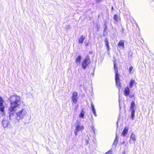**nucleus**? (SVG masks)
Returning a JSON list of instances; mask_svg holds the SVG:
<instances>
[{
	"label": "nucleus",
	"instance_id": "8",
	"mask_svg": "<svg viewBox=\"0 0 154 154\" xmlns=\"http://www.w3.org/2000/svg\"><path fill=\"white\" fill-rule=\"evenodd\" d=\"M136 141V139L135 134L133 133H131L130 137V142L131 143H135Z\"/></svg>",
	"mask_w": 154,
	"mask_h": 154
},
{
	"label": "nucleus",
	"instance_id": "5",
	"mask_svg": "<svg viewBox=\"0 0 154 154\" xmlns=\"http://www.w3.org/2000/svg\"><path fill=\"white\" fill-rule=\"evenodd\" d=\"M4 101V100L2 98L0 97V111L2 113V115L3 116L5 114V107L4 105L3 104Z\"/></svg>",
	"mask_w": 154,
	"mask_h": 154
},
{
	"label": "nucleus",
	"instance_id": "9",
	"mask_svg": "<svg viewBox=\"0 0 154 154\" xmlns=\"http://www.w3.org/2000/svg\"><path fill=\"white\" fill-rule=\"evenodd\" d=\"M118 46L121 49H123L124 48V41L123 40L120 41L118 44Z\"/></svg>",
	"mask_w": 154,
	"mask_h": 154
},
{
	"label": "nucleus",
	"instance_id": "19",
	"mask_svg": "<svg viewBox=\"0 0 154 154\" xmlns=\"http://www.w3.org/2000/svg\"><path fill=\"white\" fill-rule=\"evenodd\" d=\"M114 19L116 21H118L120 20V19L118 16L116 14L114 15Z\"/></svg>",
	"mask_w": 154,
	"mask_h": 154
},
{
	"label": "nucleus",
	"instance_id": "3",
	"mask_svg": "<svg viewBox=\"0 0 154 154\" xmlns=\"http://www.w3.org/2000/svg\"><path fill=\"white\" fill-rule=\"evenodd\" d=\"M75 129L74 130V132L75 135H77L78 131H81L84 129V126L80 124L76 123L75 124Z\"/></svg>",
	"mask_w": 154,
	"mask_h": 154
},
{
	"label": "nucleus",
	"instance_id": "18",
	"mask_svg": "<svg viewBox=\"0 0 154 154\" xmlns=\"http://www.w3.org/2000/svg\"><path fill=\"white\" fill-rule=\"evenodd\" d=\"M131 119L132 120H133L134 116L135 110L131 109Z\"/></svg>",
	"mask_w": 154,
	"mask_h": 154
},
{
	"label": "nucleus",
	"instance_id": "12",
	"mask_svg": "<svg viewBox=\"0 0 154 154\" xmlns=\"http://www.w3.org/2000/svg\"><path fill=\"white\" fill-rule=\"evenodd\" d=\"M81 58V56L79 55L76 58L75 62L77 65H80Z\"/></svg>",
	"mask_w": 154,
	"mask_h": 154
},
{
	"label": "nucleus",
	"instance_id": "13",
	"mask_svg": "<svg viewBox=\"0 0 154 154\" xmlns=\"http://www.w3.org/2000/svg\"><path fill=\"white\" fill-rule=\"evenodd\" d=\"M91 110L93 112L94 115L95 116H97V115L96 114L95 109L94 108V105L93 104V103L92 102L91 103Z\"/></svg>",
	"mask_w": 154,
	"mask_h": 154
},
{
	"label": "nucleus",
	"instance_id": "10",
	"mask_svg": "<svg viewBox=\"0 0 154 154\" xmlns=\"http://www.w3.org/2000/svg\"><path fill=\"white\" fill-rule=\"evenodd\" d=\"M130 90L128 87H126L124 91V95L127 96H128L130 93Z\"/></svg>",
	"mask_w": 154,
	"mask_h": 154
},
{
	"label": "nucleus",
	"instance_id": "7",
	"mask_svg": "<svg viewBox=\"0 0 154 154\" xmlns=\"http://www.w3.org/2000/svg\"><path fill=\"white\" fill-rule=\"evenodd\" d=\"M2 125L4 128H8L10 126L8 121L5 118H4L2 121Z\"/></svg>",
	"mask_w": 154,
	"mask_h": 154
},
{
	"label": "nucleus",
	"instance_id": "20",
	"mask_svg": "<svg viewBox=\"0 0 154 154\" xmlns=\"http://www.w3.org/2000/svg\"><path fill=\"white\" fill-rule=\"evenodd\" d=\"M135 106V104L134 101H132L131 102V104L130 106V108L131 109H134V107Z\"/></svg>",
	"mask_w": 154,
	"mask_h": 154
},
{
	"label": "nucleus",
	"instance_id": "21",
	"mask_svg": "<svg viewBox=\"0 0 154 154\" xmlns=\"http://www.w3.org/2000/svg\"><path fill=\"white\" fill-rule=\"evenodd\" d=\"M133 69V67L132 66H131L129 67V72L130 73L131 72V71Z\"/></svg>",
	"mask_w": 154,
	"mask_h": 154
},
{
	"label": "nucleus",
	"instance_id": "23",
	"mask_svg": "<svg viewBox=\"0 0 154 154\" xmlns=\"http://www.w3.org/2000/svg\"><path fill=\"white\" fill-rule=\"evenodd\" d=\"M106 154H111V151H108L106 153Z\"/></svg>",
	"mask_w": 154,
	"mask_h": 154
},
{
	"label": "nucleus",
	"instance_id": "26",
	"mask_svg": "<svg viewBox=\"0 0 154 154\" xmlns=\"http://www.w3.org/2000/svg\"><path fill=\"white\" fill-rule=\"evenodd\" d=\"M125 143V142L124 141H123L121 143L122 144H123Z\"/></svg>",
	"mask_w": 154,
	"mask_h": 154
},
{
	"label": "nucleus",
	"instance_id": "15",
	"mask_svg": "<svg viewBox=\"0 0 154 154\" xmlns=\"http://www.w3.org/2000/svg\"><path fill=\"white\" fill-rule=\"evenodd\" d=\"M105 44L106 47L108 51L109 50V42L108 40L106 38L105 40Z\"/></svg>",
	"mask_w": 154,
	"mask_h": 154
},
{
	"label": "nucleus",
	"instance_id": "30",
	"mask_svg": "<svg viewBox=\"0 0 154 154\" xmlns=\"http://www.w3.org/2000/svg\"><path fill=\"white\" fill-rule=\"evenodd\" d=\"M86 45H88V44H86Z\"/></svg>",
	"mask_w": 154,
	"mask_h": 154
},
{
	"label": "nucleus",
	"instance_id": "29",
	"mask_svg": "<svg viewBox=\"0 0 154 154\" xmlns=\"http://www.w3.org/2000/svg\"><path fill=\"white\" fill-rule=\"evenodd\" d=\"M86 45H88V44H86Z\"/></svg>",
	"mask_w": 154,
	"mask_h": 154
},
{
	"label": "nucleus",
	"instance_id": "24",
	"mask_svg": "<svg viewBox=\"0 0 154 154\" xmlns=\"http://www.w3.org/2000/svg\"><path fill=\"white\" fill-rule=\"evenodd\" d=\"M88 143V139L86 140H85V143H86V144H87Z\"/></svg>",
	"mask_w": 154,
	"mask_h": 154
},
{
	"label": "nucleus",
	"instance_id": "1",
	"mask_svg": "<svg viewBox=\"0 0 154 154\" xmlns=\"http://www.w3.org/2000/svg\"><path fill=\"white\" fill-rule=\"evenodd\" d=\"M11 106L8 111L10 119L14 122H17L23 119L28 112V110L23 107L24 103L21 101L20 97L17 95L11 96L9 98Z\"/></svg>",
	"mask_w": 154,
	"mask_h": 154
},
{
	"label": "nucleus",
	"instance_id": "6",
	"mask_svg": "<svg viewBox=\"0 0 154 154\" xmlns=\"http://www.w3.org/2000/svg\"><path fill=\"white\" fill-rule=\"evenodd\" d=\"M78 98V94L77 92L74 91L72 93V100L73 102L75 104L77 102Z\"/></svg>",
	"mask_w": 154,
	"mask_h": 154
},
{
	"label": "nucleus",
	"instance_id": "22",
	"mask_svg": "<svg viewBox=\"0 0 154 154\" xmlns=\"http://www.w3.org/2000/svg\"><path fill=\"white\" fill-rule=\"evenodd\" d=\"M97 3L101 2L102 0H95Z\"/></svg>",
	"mask_w": 154,
	"mask_h": 154
},
{
	"label": "nucleus",
	"instance_id": "14",
	"mask_svg": "<svg viewBox=\"0 0 154 154\" xmlns=\"http://www.w3.org/2000/svg\"><path fill=\"white\" fill-rule=\"evenodd\" d=\"M128 130V127H126L124 130L123 131L122 134L124 136H125L127 134V133Z\"/></svg>",
	"mask_w": 154,
	"mask_h": 154
},
{
	"label": "nucleus",
	"instance_id": "17",
	"mask_svg": "<svg viewBox=\"0 0 154 154\" xmlns=\"http://www.w3.org/2000/svg\"><path fill=\"white\" fill-rule=\"evenodd\" d=\"M85 39V37L83 36L82 35L81 36L80 38L79 39V42L80 43H82L83 42L84 39Z\"/></svg>",
	"mask_w": 154,
	"mask_h": 154
},
{
	"label": "nucleus",
	"instance_id": "27",
	"mask_svg": "<svg viewBox=\"0 0 154 154\" xmlns=\"http://www.w3.org/2000/svg\"><path fill=\"white\" fill-rule=\"evenodd\" d=\"M122 154H125V152H123L122 153Z\"/></svg>",
	"mask_w": 154,
	"mask_h": 154
},
{
	"label": "nucleus",
	"instance_id": "16",
	"mask_svg": "<svg viewBox=\"0 0 154 154\" xmlns=\"http://www.w3.org/2000/svg\"><path fill=\"white\" fill-rule=\"evenodd\" d=\"M85 112L84 111L83 109H82L81 111V112L79 114V117L80 118H83L84 117V115Z\"/></svg>",
	"mask_w": 154,
	"mask_h": 154
},
{
	"label": "nucleus",
	"instance_id": "11",
	"mask_svg": "<svg viewBox=\"0 0 154 154\" xmlns=\"http://www.w3.org/2000/svg\"><path fill=\"white\" fill-rule=\"evenodd\" d=\"M136 84V82L133 79H131L129 83V87L130 88H132L134 85Z\"/></svg>",
	"mask_w": 154,
	"mask_h": 154
},
{
	"label": "nucleus",
	"instance_id": "28",
	"mask_svg": "<svg viewBox=\"0 0 154 154\" xmlns=\"http://www.w3.org/2000/svg\"><path fill=\"white\" fill-rule=\"evenodd\" d=\"M129 97H133V96H132L131 95V96H129Z\"/></svg>",
	"mask_w": 154,
	"mask_h": 154
},
{
	"label": "nucleus",
	"instance_id": "2",
	"mask_svg": "<svg viewBox=\"0 0 154 154\" xmlns=\"http://www.w3.org/2000/svg\"><path fill=\"white\" fill-rule=\"evenodd\" d=\"M114 67L115 70V81L116 82V84L117 87L119 88L120 87V83L119 81V74L118 72L117 69L116 65L115 62H114Z\"/></svg>",
	"mask_w": 154,
	"mask_h": 154
},
{
	"label": "nucleus",
	"instance_id": "25",
	"mask_svg": "<svg viewBox=\"0 0 154 154\" xmlns=\"http://www.w3.org/2000/svg\"><path fill=\"white\" fill-rule=\"evenodd\" d=\"M92 129L93 131L94 132V128L93 127L92 128Z\"/></svg>",
	"mask_w": 154,
	"mask_h": 154
},
{
	"label": "nucleus",
	"instance_id": "4",
	"mask_svg": "<svg viewBox=\"0 0 154 154\" xmlns=\"http://www.w3.org/2000/svg\"><path fill=\"white\" fill-rule=\"evenodd\" d=\"M91 62L90 59L88 57H87L83 61L82 65V67L85 69Z\"/></svg>",
	"mask_w": 154,
	"mask_h": 154
}]
</instances>
